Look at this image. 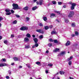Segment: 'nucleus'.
Returning <instances> with one entry per match:
<instances>
[{
  "label": "nucleus",
  "mask_w": 79,
  "mask_h": 79,
  "mask_svg": "<svg viewBox=\"0 0 79 79\" xmlns=\"http://www.w3.org/2000/svg\"><path fill=\"white\" fill-rule=\"evenodd\" d=\"M14 63H11V65H14Z\"/></svg>",
  "instance_id": "338daca9"
},
{
  "label": "nucleus",
  "mask_w": 79,
  "mask_h": 79,
  "mask_svg": "<svg viewBox=\"0 0 79 79\" xmlns=\"http://www.w3.org/2000/svg\"><path fill=\"white\" fill-rule=\"evenodd\" d=\"M44 28L45 30H47V29H49V27H48V26H46L44 27Z\"/></svg>",
  "instance_id": "393cba45"
},
{
  "label": "nucleus",
  "mask_w": 79,
  "mask_h": 79,
  "mask_svg": "<svg viewBox=\"0 0 79 79\" xmlns=\"http://www.w3.org/2000/svg\"><path fill=\"white\" fill-rule=\"evenodd\" d=\"M48 45H49L50 47H52V43H50Z\"/></svg>",
  "instance_id": "09e8293b"
},
{
  "label": "nucleus",
  "mask_w": 79,
  "mask_h": 79,
  "mask_svg": "<svg viewBox=\"0 0 79 79\" xmlns=\"http://www.w3.org/2000/svg\"><path fill=\"white\" fill-rule=\"evenodd\" d=\"M39 3V5H42V3H43V0H40Z\"/></svg>",
  "instance_id": "dca6fc26"
},
{
  "label": "nucleus",
  "mask_w": 79,
  "mask_h": 79,
  "mask_svg": "<svg viewBox=\"0 0 79 79\" xmlns=\"http://www.w3.org/2000/svg\"><path fill=\"white\" fill-rule=\"evenodd\" d=\"M15 37V35H11V37Z\"/></svg>",
  "instance_id": "603ef678"
},
{
  "label": "nucleus",
  "mask_w": 79,
  "mask_h": 79,
  "mask_svg": "<svg viewBox=\"0 0 79 79\" xmlns=\"http://www.w3.org/2000/svg\"><path fill=\"white\" fill-rule=\"evenodd\" d=\"M2 39V36H0V40H1Z\"/></svg>",
  "instance_id": "0e129e2a"
},
{
  "label": "nucleus",
  "mask_w": 79,
  "mask_h": 79,
  "mask_svg": "<svg viewBox=\"0 0 79 79\" xmlns=\"http://www.w3.org/2000/svg\"><path fill=\"white\" fill-rule=\"evenodd\" d=\"M11 12H7V13H6V15H11Z\"/></svg>",
  "instance_id": "cd10ccee"
},
{
  "label": "nucleus",
  "mask_w": 79,
  "mask_h": 79,
  "mask_svg": "<svg viewBox=\"0 0 79 79\" xmlns=\"http://www.w3.org/2000/svg\"><path fill=\"white\" fill-rule=\"evenodd\" d=\"M13 24H17V21L16 20H15V21H14L13 22Z\"/></svg>",
  "instance_id": "c85d7f7f"
},
{
  "label": "nucleus",
  "mask_w": 79,
  "mask_h": 79,
  "mask_svg": "<svg viewBox=\"0 0 79 79\" xmlns=\"http://www.w3.org/2000/svg\"><path fill=\"white\" fill-rule=\"evenodd\" d=\"M36 32H39V33H41V34H44V31H42L41 29H37L36 30Z\"/></svg>",
  "instance_id": "39448f33"
},
{
  "label": "nucleus",
  "mask_w": 79,
  "mask_h": 79,
  "mask_svg": "<svg viewBox=\"0 0 79 79\" xmlns=\"http://www.w3.org/2000/svg\"><path fill=\"white\" fill-rule=\"evenodd\" d=\"M12 6L13 7L12 8L13 10H20V9H21L22 8L21 7H19L18 5L16 4H13Z\"/></svg>",
  "instance_id": "f257e3e1"
},
{
  "label": "nucleus",
  "mask_w": 79,
  "mask_h": 79,
  "mask_svg": "<svg viewBox=\"0 0 79 79\" xmlns=\"http://www.w3.org/2000/svg\"><path fill=\"white\" fill-rule=\"evenodd\" d=\"M6 65H7V64H6V63L3 64V66H6Z\"/></svg>",
  "instance_id": "de8ad7c7"
},
{
  "label": "nucleus",
  "mask_w": 79,
  "mask_h": 79,
  "mask_svg": "<svg viewBox=\"0 0 79 79\" xmlns=\"http://www.w3.org/2000/svg\"><path fill=\"white\" fill-rule=\"evenodd\" d=\"M11 12L12 13H15V11H14V10H11Z\"/></svg>",
  "instance_id": "c03bdc74"
},
{
  "label": "nucleus",
  "mask_w": 79,
  "mask_h": 79,
  "mask_svg": "<svg viewBox=\"0 0 79 79\" xmlns=\"http://www.w3.org/2000/svg\"><path fill=\"white\" fill-rule=\"evenodd\" d=\"M36 64L37 65H39V64H40V62L37 61L36 62Z\"/></svg>",
  "instance_id": "c756f323"
},
{
  "label": "nucleus",
  "mask_w": 79,
  "mask_h": 79,
  "mask_svg": "<svg viewBox=\"0 0 79 79\" xmlns=\"http://www.w3.org/2000/svg\"><path fill=\"white\" fill-rule=\"evenodd\" d=\"M35 45H34L32 46V48H35Z\"/></svg>",
  "instance_id": "13d9d810"
},
{
  "label": "nucleus",
  "mask_w": 79,
  "mask_h": 79,
  "mask_svg": "<svg viewBox=\"0 0 79 79\" xmlns=\"http://www.w3.org/2000/svg\"><path fill=\"white\" fill-rule=\"evenodd\" d=\"M33 40L34 41L35 43H37L38 42V39L36 38H33Z\"/></svg>",
  "instance_id": "423d86ee"
},
{
  "label": "nucleus",
  "mask_w": 79,
  "mask_h": 79,
  "mask_svg": "<svg viewBox=\"0 0 79 79\" xmlns=\"http://www.w3.org/2000/svg\"><path fill=\"white\" fill-rule=\"evenodd\" d=\"M60 73L61 75H63L64 74V72L63 71H60Z\"/></svg>",
  "instance_id": "ddd939ff"
},
{
  "label": "nucleus",
  "mask_w": 79,
  "mask_h": 79,
  "mask_svg": "<svg viewBox=\"0 0 79 79\" xmlns=\"http://www.w3.org/2000/svg\"><path fill=\"white\" fill-rule=\"evenodd\" d=\"M2 66H3V64L0 63V67H2Z\"/></svg>",
  "instance_id": "ea45409f"
},
{
  "label": "nucleus",
  "mask_w": 79,
  "mask_h": 79,
  "mask_svg": "<svg viewBox=\"0 0 79 79\" xmlns=\"http://www.w3.org/2000/svg\"><path fill=\"white\" fill-rule=\"evenodd\" d=\"M51 34L52 35H53V34H57V33L56 31H52L51 32Z\"/></svg>",
  "instance_id": "1a4fd4ad"
},
{
  "label": "nucleus",
  "mask_w": 79,
  "mask_h": 79,
  "mask_svg": "<svg viewBox=\"0 0 79 79\" xmlns=\"http://www.w3.org/2000/svg\"><path fill=\"white\" fill-rule=\"evenodd\" d=\"M60 50V49L56 48L55 49V50H53V52H58Z\"/></svg>",
  "instance_id": "9b49d317"
},
{
  "label": "nucleus",
  "mask_w": 79,
  "mask_h": 79,
  "mask_svg": "<svg viewBox=\"0 0 79 79\" xmlns=\"http://www.w3.org/2000/svg\"><path fill=\"white\" fill-rule=\"evenodd\" d=\"M46 73L47 74H48V70L46 71Z\"/></svg>",
  "instance_id": "bf43d9fd"
},
{
  "label": "nucleus",
  "mask_w": 79,
  "mask_h": 79,
  "mask_svg": "<svg viewBox=\"0 0 79 79\" xmlns=\"http://www.w3.org/2000/svg\"><path fill=\"white\" fill-rule=\"evenodd\" d=\"M70 79H74V78H72V77H69Z\"/></svg>",
  "instance_id": "69168bd1"
},
{
  "label": "nucleus",
  "mask_w": 79,
  "mask_h": 79,
  "mask_svg": "<svg viewBox=\"0 0 79 79\" xmlns=\"http://www.w3.org/2000/svg\"><path fill=\"white\" fill-rule=\"evenodd\" d=\"M53 16V17H55V14L52 13L50 14V17L52 18V17Z\"/></svg>",
  "instance_id": "4468645a"
},
{
  "label": "nucleus",
  "mask_w": 79,
  "mask_h": 79,
  "mask_svg": "<svg viewBox=\"0 0 79 79\" xmlns=\"http://www.w3.org/2000/svg\"><path fill=\"white\" fill-rule=\"evenodd\" d=\"M3 19V17H0V22H1V21H2Z\"/></svg>",
  "instance_id": "4c0bfd02"
},
{
  "label": "nucleus",
  "mask_w": 79,
  "mask_h": 79,
  "mask_svg": "<svg viewBox=\"0 0 79 79\" xmlns=\"http://www.w3.org/2000/svg\"><path fill=\"white\" fill-rule=\"evenodd\" d=\"M26 36L28 38H30V37H31V35L29 33H28L26 35Z\"/></svg>",
  "instance_id": "a211bd4d"
},
{
  "label": "nucleus",
  "mask_w": 79,
  "mask_h": 79,
  "mask_svg": "<svg viewBox=\"0 0 79 79\" xmlns=\"http://www.w3.org/2000/svg\"><path fill=\"white\" fill-rule=\"evenodd\" d=\"M13 59H14V61H18V57H15L13 58Z\"/></svg>",
  "instance_id": "9d476101"
},
{
  "label": "nucleus",
  "mask_w": 79,
  "mask_h": 79,
  "mask_svg": "<svg viewBox=\"0 0 79 79\" xmlns=\"http://www.w3.org/2000/svg\"><path fill=\"white\" fill-rule=\"evenodd\" d=\"M56 12L57 13H58V15H62V14H60V11H56Z\"/></svg>",
  "instance_id": "a878e982"
},
{
  "label": "nucleus",
  "mask_w": 79,
  "mask_h": 79,
  "mask_svg": "<svg viewBox=\"0 0 79 79\" xmlns=\"http://www.w3.org/2000/svg\"><path fill=\"white\" fill-rule=\"evenodd\" d=\"M2 60L3 61H5V62L6 61V59H2Z\"/></svg>",
  "instance_id": "864d4df0"
},
{
  "label": "nucleus",
  "mask_w": 79,
  "mask_h": 79,
  "mask_svg": "<svg viewBox=\"0 0 79 79\" xmlns=\"http://www.w3.org/2000/svg\"><path fill=\"white\" fill-rule=\"evenodd\" d=\"M66 54V52L65 51H62L60 52L59 55H65Z\"/></svg>",
  "instance_id": "0eeeda50"
},
{
  "label": "nucleus",
  "mask_w": 79,
  "mask_h": 79,
  "mask_svg": "<svg viewBox=\"0 0 79 79\" xmlns=\"http://www.w3.org/2000/svg\"><path fill=\"white\" fill-rule=\"evenodd\" d=\"M32 37H33V38H35V35H32Z\"/></svg>",
  "instance_id": "8fccbe9b"
},
{
  "label": "nucleus",
  "mask_w": 79,
  "mask_h": 79,
  "mask_svg": "<svg viewBox=\"0 0 79 79\" xmlns=\"http://www.w3.org/2000/svg\"><path fill=\"white\" fill-rule=\"evenodd\" d=\"M75 35L77 36L79 35V33L77 31H75Z\"/></svg>",
  "instance_id": "412c9836"
},
{
  "label": "nucleus",
  "mask_w": 79,
  "mask_h": 79,
  "mask_svg": "<svg viewBox=\"0 0 79 79\" xmlns=\"http://www.w3.org/2000/svg\"><path fill=\"white\" fill-rule=\"evenodd\" d=\"M74 15V11H71L69 13L68 17L69 18H72V17H73Z\"/></svg>",
  "instance_id": "7ed1b4c3"
},
{
  "label": "nucleus",
  "mask_w": 79,
  "mask_h": 79,
  "mask_svg": "<svg viewBox=\"0 0 79 79\" xmlns=\"http://www.w3.org/2000/svg\"><path fill=\"white\" fill-rule=\"evenodd\" d=\"M72 27H75L76 24L75 23H72L71 24Z\"/></svg>",
  "instance_id": "bb28decb"
},
{
  "label": "nucleus",
  "mask_w": 79,
  "mask_h": 79,
  "mask_svg": "<svg viewBox=\"0 0 79 79\" xmlns=\"http://www.w3.org/2000/svg\"><path fill=\"white\" fill-rule=\"evenodd\" d=\"M22 68V67L20 65L19 66V68Z\"/></svg>",
  "instance_id": "e2e57ef3"
},
{
  "label": "nucleus",
  "mask_w": 79,
  "mask_h": 79,
  "mask_svg": "<svg viewBox=\"0 0 79 79\" xmlns=\"http://www.w3.org/2000/svg\"><path fill=\"white\" fill-rule=\"evenodd\" d=\"M37 0H34L33 1L34 2H35Z\"/></svg>",
  "instance_id": "774afa93"
},
{
  "label": "nucleus",
  "mask_w": 79,
  "mask_h": 79,
  "mask_svg": "<svg viewBox=\"0 0 79 79\" xmlns=\"http://www.w3.org/2000/svg\"><path fill=\"white\" fill-rule=\"evenodd\" d=\"M48 66H50V67H51V66H53V64H49L48 65Z\"/></svg>",
  "instance_id": "7c9ffc66"
},
{
  "label": "nucleus",
  "mask_w": 79,
  "mask_h": 79,
  "mask_svg": "<svg viewBox=\"0 0 79 79\" xmlns=\"http://www.w3.org/2000/svg\"><path fill=\"white\" fill-rule=\"evenodd\" d=\"M35 45L36 47H37L38 46H39V44H38L37 43H35Z\"/></svg>",
  "instance_id": "5701e85b"
},
{
  "label": "nucleus",
  "mask_w": 79,
  "mask_h": 79,
  "mask_svg": "<svg viewBox=\"0 0 79 79\" xmlns=\"http://www.w3.org/2000/svg\"><path fill=\"white\" fill-rule=\"evenodd\" d=\"M56 21H57V22H58V23H60V21H59V20H58L57 19H56Z\"/></svg>",
  "instance_id": "4d7b16f0"
},
{
  "label": "nucleus",
  "mask_w": 79,
  "mask_h": 79,
  "mask_svg": "<svg viewBox=\"0 0 79 79\" xmlns=\"http://www.w3.org/2000/svg\"><path fill=\"white\" fill-rule=\"evenodd\" d=\"M72 64V62L71 61H69V65H71Z\"/></svg>",
  "instance_id": "473e14b6"
},
{
  "label": "nucleus",
  "mask_w": 79,
  "mask_h": 79,
  "mask_svg": "<svg viewBox=\"0 0 79 79\" xmlns=\"http://www.w3.org/2000/svg\"><path fill=\"white\" fill-rule=\"evenodd\" d=\"M6 78L7 79H10V77H9V76H6Z\"/></svg>",
  "instance_id": "a18cd8bd"
},
{
  "label": "nucleus",
  "mask_w": 79,
  "mask_h": 79,
  "mask_svg": "<svg viewBox=\"0 0 79 79\" xmlns=\"http://www.w3.org/2000/svg\"><path fill=\"white\" fill-rule=\"evenodd\" d=\"M75 36V35L74 34H73L72 35V37H74Z\"/></svg>",
  "instance_id": "6e6d98bb"
},
{
  "label": "nucleus",
  "mask_w": 79,
  "mask_h": 79,
  "mask_svg": "<svg viewBox=\"0 0 79 79\" xmlns=\"http://www.w3.org/2000/svg\"><path fill=\"white\" fill-rule=\"evenodd\" d=\"M4 44H7V40H5L4 41Z\"/></svg>",
  "instance_id": "58836bf2"
},
{
  "label": "nucleus",
  "mask_w": 79,
  "mask_h": 79,
  "mask_svg": "<svg viewBox=\"0 0 79 79\" xmlns=\"http://www.w3.org/2000/svg\"><path fill=\"white\" fill-rule=\"evenodd\" d=\"M70 45V42L69 41H68L65 44V45L66 46H68Z\"/></svg>",
  "instance_id": "f8f14e48"
},
{
  "label": "nucleus",
  "mask_w": 79,
  "mask_h": 79,
  "mask_svg": "<svg viewBox=\"0 0 79 79\" xmlns=\"http://www.w3.org/2000/svg\"><path fill=\"white\" fill-rule=\"evenodd\" d=\"M15 16L17 17V18H20V16L18 15H15Z\"/></svg>",
  "instance_id": "a19ab883"
},
{
  "label": "nucleus",
  "mask_w": 79,
  "mask_h": 79,
  "mask_svg": "<svg viewBox=\"0 0 79 79\" xmlns=\"http://www.w3.org/2000/svg\"><path fill=\"white\" fill-rule=\"evenodd\" d=\"M49 52V51H48V50H47L46 51V53H48V52Z\"/></svg>",
  "instance_id": "680f3d73"
},
{
  "label": "nucleus",
  "mask_w": 79,
  "mask_h": 79,
  "mask_svg": "<svg viewBox=\"0 0 79 79\" xmlns=\"http://www.w3.org/2000/svg\"><path fill=\"white\" fill-rule=\"evenodd\" d=\"M58 4L60 5H61L62 4V2H58Z\"/></svg>",
  "instance_id": "e433bc0d"
},
{
  "label": "nucleus",
  "mask_w": 79,
  "mask_h": 79,
  "mask_svg": "<svg viewBox=\"0 0 79 79\" xmlns=\"http://www.w3.org/2000/svg\"><path fill=\"white\" fill-rule=\"evenodd\" d=\"M40 39H42L43 38V35H41L39 36Z\"/></svg>",
  "instance_id": "f704fd0d"
},
{
  "label": "nucleus",
  "mask_w": 79,
  "mask_h": 79,
  "mask_svg": "<svg viewBox=\"0 0 79 79\" xmlns=\"http://www.w3.org/2000/svg\"><path fill=\"white\" fill-rule=\"evenodd\" d=\"M29 9V7L27 6H26L23 8V10H25V11H27V10Z\"/></svg>",
  "instance_id": "6e6552de"
},
{
  "label": "nucleus",
  "mask_w": 79,
  "mask_h": 79,
  "mask_svg": "<svg viewBox=\"0 0 79 79\" xmlns=\"http://www.w3.org/2000/svg\"><path fill=\"white\" fill-rule=\"evenodd\" d=\"M28 29V27L26 26H23L20 28L21 31H27Z\"/></svg>",
  "instance_id": "20e7f679"
},
{
  "label": "nucleus",
  "mask_w": 79,
  "mask_h": 79,
  "mask_svg": "<svg viewBox=\"0 0 79 79\" xmlns=\"http://www.w3.org/2000/svg\"><path fill=\"white\" fill-rule=\"evenodd\" d=\"M53 42H54V43H55L56 44H58V41H57V40H54Z\"/></svg>",
  "instance_id": "b1692460"
},
{
  "label": "nucleus",
  "mask_w": 79,
  "mask_h": 79,
  "mask_svg": "<svg viewBox=\"0 0 79 79\" xmlns=\"http://www.w3.org/2000/svg\"><path fill=\"white\" fill-rule=\"evenodd\" d=\"M43 20L44 21H46L47 20V18L46 17H44L43 18Z\"/></svg>",
  "instance_id": "f3484780"
},
{
  "label": "nucleus",
  "mask_w": 79,
  "mask_h": 79,
  "mask_svg": "<svg viewBox=\"0 0 79 79\" xmlns=\"http://www.w3.org/2000/svg\"><path fill=\"white\" fill-rule=\"evenodd\" d=\"M63 7H64V8H66V6L65 5H64L63 6Z\"/></svg>",
  "instance_id": "052dcab7"
},
{
  "label": "nucleus",
  "mask_w": 79,
  "mask_h": 79,
  "mask_svg": "<svg viewBox=\"0 0 79 79\" xmlns=\"http://www.w3.org/2000/svg\"><path fill=\"white\" fill-rule=\"evenodd\" d=\"M29 47H30V46L29 45L25 46V48H29Z\"/></svg>",
  "instance_id": "72a5a7b5"
},
{
  "label": "nucleus",
  "mask_w": 79,
  "mask_h": 79,
  "mask_svg": "<svg viewBox=\"0 0 79 79\" xmlns=\"http://www.w3.org/2000/svg\"><path fill=\"white\" fill-rule=\"evenodd\" d=\"M69 4L70 5H71V10H73L74 9V6H76V4L74 3H72V2L70 1L69 2Z\"/></svg>",
  "instance_id": "f03ea898"
},
{
  "label": "nucleus",
  "mask_w": 79,
  "mask_h": 79,
  "mask_svg": "<svg viewBox=\"0 0 79 79\" xmlns=\"http://www.w3.org/2000/svg\"><path fill=\"white\" fill-rule=\"evenodd\" d=\"M26 19H27V21H29V20L30 19V18H29V17H27L26 18Z\"/></svg>",
  "instance_id": "c9c22d12"
},
{
  "label": "nucleus",
  "mask_w": 79,
  "mask_h": 79,
  "mask_svg": "<svg viewBox=\"0 0 79 79\" xmlns=\"http://www.w3.org/2000/svg\"><path fill=\"white\" fill-rule=\"evenodd\" d=\"M73 56H71L69 58H68V61H70L71 59H73Z\"/></svg>",
  "instance_id": "6ab92c4d"
},
{
  "label": "nucleus",
  "mask_w": 79,
  "mask_h": 79,
  "mask_svg": "<svg viewBox=\"0 0 79 79\" xmlns=\"http://www.w3.org/2000/svg\"><path fill=\"white\" fill-rule=\"evenodd\" d=\"M49 40H50V42H53V39H50Z\"/></svg>",
  "instance_id": "37998d69"
},
{
  "label": "nucleus",
  "mask_w": 79,
  "mask_h": 79,
  "mask_svg": "<svg viewBox=\"0 0 79 79\" xmlns=\"http://www.w3.org/2000/svg\"><path fill=\"white\" fill-rule=\"evenodd\" d=\"M39 26H43V24H42V23H40V24H39Z\"/></svg>",
  "instance_id": "79ce46f5"
},
{
  "label": "nucleus",
  "mask_w": 79,
  "mask_h": 79,
  "mask_svg": "<svg viewBox=\"0 0 79 79\" xmlns=\"http://www.w3.org/2000/svg\"><path fill=\"white\" fill-rule=\"evenodd\" d=\"M5 11L6 13H9L10 11V9H6Z\"/></svg>",
  "instance_id": "4be33fe9"
},
{
  "label": "nucleus",
  "mask_w": 79,
  "mask_h": 79,
  "mask_svg": "<svg viewBox=\"0 0 79 79\" xmlns=\"http://www.w3.org/2000/svg\"><path fill=\"white\" fill-rule=\"evenodd\" d=\"M52 2L53 5H56V1H53Z\"/></svg>",
  "instance_id": "2f4dec72"
},
{
  "label": "nucleus",
  "mask_w": 79,
  "mask_h": 79,
  "mask_svg": "<svg viewBox=\"0 0 79 79\" xmlns=\"http://www.w3.org/2000/svg\"><path fill=\"white\" fill-rule=\"evenodd\" d=\"M65 22L66 23H68L69 22V20H65Z\"/></svg>",
  "instance_id": "3c124183"
},
{
  "label": "nucleus",
  "mask_w": 79,
  "mask_h": 79,
  "mask_svg": "<svg viewBox=\"0 0 79 79\" xmlns=\"http://www.w3.org/2000/svg\"><path fill=\"white\" fill-rule=\"evenodd\" d=\"M53 27V26L52 25H51L49 26V29H52Z\"/></svg>",
  "instance_id": "49530a36"
},
{
  "label": "nucleus",
  "mask_w": 79,
  "mask_h": 79,
  "mask_svg": "<svg viewBox=\"0 0 79 79\" xmlns=\"http://www.w3.org/2000/svg\"><path fill=\"white\" fill-rule=\"evenodd\" d=\"M36 4L37 5H39L40 3L39 2L37 1V2H36Z\"/></svg>",
  "instance_id": "5fc2aeb1"
},
{
  "label": "nucleus",
  "mask_w": 79,
  "mask_h": 79,
  "mask_svg": "<svg viewBox=\"0 0 79 79\" xmlns=\"http://www.w3.org/2000/svg\"><path fill=\"white\" fill-rule=\"evenodd\" d=\"M25 40L26 42H27L29 40V38H28L27 37H26L25 38Z\"/></svg>",
  "instance_id": "aec40b11"
},
{
  "label": "nucleus",
  "mask_w": 79,
  "mask_h": 79,
  "mask_svg": "<svg viewBox=\"0 0 79 79\" xmlns=\"http://www.w3.org/2000/svg\"><path fill=\"white\" fill-rule=\"evenodd\" d=\"M37 6H35L32 8V10L33 11H34V10H35L37 9Z\"/></svg>",
  "instance_id": "2eb2a0df"
}]
</instances>
